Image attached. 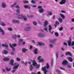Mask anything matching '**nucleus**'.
<instances>
[{"label":"nucleus","mask_w":74,"mask_h":74,"mask_svg":"<svg viewBox=\"0 0 74 74\" xmlns=\"http://www.w3.org/2000/svg\"><path fill=\"white\" fill-rule=\"evenodd\" d=\"M14 60L12 59L11 60L10 64L12 66H14L13 67V69H17L19 66V64L16 62L14 64Z\"/></svg>","instance_id":"nucleus-1"},{"label":"nucleus","mask_w":74,"mask_h":74,"mask_svg":"<svg viewBox=\"0 0 74 74\" xmlns=\"http://www.w3.org/2000/svg\"><path fill=\"white\" fill-rule=\"evenodd\" d=\"M41 58V56H39L38 58V60L39 63L44 62V59L43 58Z\"/></svg>","instance_id":"nucleus-2"},{"label":"nucleus","mask_w":74,"mask_h":74,"mask_svg":"<svg viewBox=\"0 0 74 74\" xmlns=\"http://www.w3.org/2000/svg\"><path fill=\"white\" fill-rule=\"evenodd\" d=\"M38 37H42V38H44V37H45V36L44 34L40 33L38 34Z\"/></svg>","instance_id":"nucleus-3"},{"label":"nucleus","mask_w":74,"mask_h":74,"mask_svg":"<svg viewBox=\"0 0 74 74\" xmlns=\"http://www.w3.org/2000/svg\"><path fill=\"white\" fill-rule=\"evenodd\" d=\"M1 7L3 8H5L7 7V5L5 2H3L1 3Z\"/></svg>","instance_id":"nucleus-4"},{"label":"nucleus","mask_w":74,"mask_h":74,"mask_svg":"<svg viewBox=\"0 0 74 74\" xmlns=\"http://www.w3.org/2000/svg\"><path fill=\"white\" fill-rule=\"evenodd\" d=\"M31 29L32 28L30 27H27L24 28L25 31H29V30H31Z\"/></svg>","instance_id":"nucleus-5"},{"label":"nucleus","mask_w":74,"mask_h":74,"mask_svg":"<svg viewBox=\"0 0 74 74\" xmlns=\"http://www.w3.org/2000/svg\"><path fill=\"white\" fill-rule=\"evenodd\" d=\"M62 64L64 66H66L68 64V62L67 60H65L62 62Z\"/></svg>","instance_id":"nucleus-6"},{"label":"nucleus","mask_w":74,"mask_h":74,"mask_svg":"<svg viewBox=\"0 0 74 74\" xmlns=\"http://www.w3.org/2000/svg\"><path fill=\"white\" fill-rule=\"evenodd\" d=\"M42 70L44 71V74H47V73L48 72V71L46 70V67L45 66L44 68H42Z\"/></svg>","instance_id":"nucleus-7"},{"label":"nucleus","mask_w":74,"mask_h":74,"mask_svg":"<svg viewBox=\"0 0 74 74\" xmlns=\"http://www.w3.org/2000/svg\"><path fill=\"white\" fill-rule=\"evenodd\" d=\"M32 65L33 66H36V67L38 66V65L36 63V62L34 60L32 61Z\"/></svg>","instance_id":"nucleus-8"},{"label":"nucleus","mask_w":74,"mask_h":74,"mask_svg":"<svg viewBox=\"0 0 74 74\" xmlns=\"http://www.w3.org/2000/svg\"><path fill=\"white\" fill-rule=\"evenodd\" d=\"M12 22L13 23H19L20 21L18 20H13L12 21Z\"/></svg>","instance_id":"nucleus-9"},{"label":"nucleus","mask_w":74,"mask_h":74,"mask_svg":"<svg viewBox=\"0 0 74 74\" xmlns=\"http://www.w3.org/2000/svg\"><path fill=\"white\" fill-rule=\"evenodd\" d=\"M66 0H62L61 1L60 3V4L62 5L66 3Z\"/></svg>","instance_id":"nucleus-10"},{"label":"nucleus","mask_w":74,"mask_h":74,"mask_svg":"<svg viewBox=\"0 0 74 74\" xmlns=\"http://www.w3.org/2000/svg\"><path fill=\"white\" fill-rule=\"evenodd\" d=\"M49 32H50V33H51L52 34H53V32H54V31H53L52 32H51V30L52 29V27L50 25H49Z\"/></svg>","instance_id":"nucleus-11"},{"label":"nucleus","mask_w":74,"mask_h":74,"mask_svg":"<svg viewBox=\"0 0 74 74\" xmlns=\"http://www.w3.org/2000/svg\"><path fill=\"white\" fill-rule=\"evenodd\" d=\"M0 32H1L2 35H4L5 34V32H4V31L3 29H2L0 27Z\"/></svg>","instance_id":"nucleus-12"},{"label":"nucleus","mask_w":74,"mask_h":74,"mask_svg":"<svg viewBox=\"0 0 74 74\" xmlns=\"http://www.w3.org/2000/svg\"><path fill=\"white\" fill-rule=\"evenodd\" d=\"M71 38H70V40L67 41L69 46H70L71 44Z\"/></svg>","instance_id":"nucleus-13"},{"label":"nucleus","mask_w":74,"mask_h":74,"mask_svg":"<svg viewBox=\"0 0 74 74\" xmlns=\"http://www.w3.org/2000/svg\"><path fill=\"white\" fill-rule=\"evenodd\" d=\"M23 18V19L25 21H26V20H27V17L25 16H22V17L20 18L22 19V18Z\"/></svg>","instance_id":"nucleus-14"},{"label":"nucleus","mask_w":74,"mask_h":74,"mask_svg":"<svg viewBox=\"0 0 74 74\" xmlns=\"http://www.w3.org/2000/svg\"><path fill=\"white\" fill-rule=\"evenodd\" d=\"M38 44H39V45L40 46H41V45H42L43 46H44L45 45V44L43 42H38Z\"/></svg>","instance_id":"nucleus-15"},{"label":"nucleus","mask_w":74,"mask_h":74,"mask_svg":"<svg viewBox=\"0 0 74 74\" xmlns=\"http://www.w3.org/2000/svg\"><path fill=\"white\" fill-rule=\"evenodd\" d=\"M44 9L43 8L40 9L39 10V12L41 14V13H42L43 12H44Z\"/></svg>","instance_id":"nucleus-16"},{"label":"nucleus","mask_w":74,"mask_h":74,"mask_svg":"<svg viewBox=\"0 0 74 74\" xmlns=\"http://www.w3.org/2000/svg\"><path fill=\"white\" fill-rule=\"evenodd\" d=\"M0 24L1 26H6V24L3 22H0Z\"/></svg>","instance_id":"nucleus-17"},{"label":"nucleus","mask_w":74,"mask_h":74,"mask_svg":"<svg viewBox=\"0 0 74 74\" xmlns=\"http://www.w3.org/2000/svg\"><path fill=\"white\" fill-rule=\"evenodd\" d=\"M48 25V22L47 21H45L44 24V27H46L47 25Z\"/></svg>","instance_id":"nucleus-18"},{"label":"nucleus","mask_w":74,"mask_h":74,"mask_svg":"<svg viewBox=\"0 0 74 74\" xmlns=\"http://www.w3.org/2000/svg\"><path fill=\"white\" fill-rule=\"evenodd\" d=\"M10 47L12 48V50L13 51H15V48H14V47L12 46L11 44H10Z\"/></svg>","instance_id":"nucleus-19"},{"label":"nucleus","mask_w":74,"mask_h":74,"mask_svg":"<svg viewBox=\"0 0 74 74\" xmlns=\"http://www.w3.org/2000/svg\"><path fill=\"white\" fill-rule=\"evenodd\" d=\"M27 50L26 49L23 48L22 49V51L23 53H26V51H27Z\"/></svg>","instance_id":"nucleus-20"},{"label":"nucleus","mask_w":74,"mask_h":74,"mask_svg":"<svg viewBox=\"0 0 74 74\" xmlns=\"http://www.w3.org/2000/svg\"><path fill=\"white\" fill-rule=\"evenodd\" d=\"M34 54H37L38 53V49H36L34 50Z\"/></svg>","instance_id":"nucleus-21"},{"label":"nucleus","mask_w":74,"mask_h":74,"mask_svg":"<svg viewBox=\"0 0 74 74\" xmlns=\"http://www.w3.org/2000/svg\"><path fill=\"white\" fill-rule=\"evenodd\" d=\"M12 37L14 40L16 39V35L15 34L13 35Z\"/></svg>","instance_id":"nucleus-22"},{"label":"nucleus","mask_w":74,"mask_h":74,"mask_svg":"<svg viewBox=\"0 0 74 74\" xmlns=\"http://www.w3.org/2000/svg\"><path fill=\"white\" fill-rule=\"evenodd\" d=\"M2 47H5L6 48L8 47V46L7 45V44H3L2 45Z\"/></svg>","instance_id":"nucleus-23"},{"label":"nucleus","mask_w":74,"mask_h":74,"mask_svg":"<svg viewBox=\"0 0 74 74\" xmlns=\"http://www.w3.org/2000/svg\"><path fill=\"white\" fill-rule=\"evenodd\" d=\"M68 60L69 62H72L73 61V59H72V58L71 57H69L68 58Z\"/></svg>","instance_id":"nucleus-24"},{"label":"nucleus","mask_w":74,"mask_h":74,"mask_svg":"<svg viewBox=\"0 0 74 74\" xmlns=\"http://www.w3.org/2000/svg\"><path fill=\"white\" fill-rule=\"evenodd\" d=\"M24 7L25 8H28L29 9H30V7H29V5H25L24 6Z\"/></svg>","instance_id":"nucleus-25"},{"label":"nucleus","mask_w":74,"mask_h":74,"mask_svg":"<svg viewBox=\"0 0 74 74\" xmlns=\"http://www.w3.org/2000/svg\"><path fill=\"white\" fill-rule=\"evenodd\" d=\"M66 55H70V56H71V54L70 52H68L65 53Z\"/></svg>","instance_id":"nucleus-26"},{"label":"nucleus","mask_w":74,"mask_h":74,"mask_svg":"<svg viewBox=\"0 0 74 74\" xmlns=\"http://www.w3.org/2000/svg\"><path fill=\"white\" fill-rule=\"evenodd\" d=\"M4 61H8V60H9L10 59L7 58H4L3 59Z\"/></svg>","instance_id":"nucleus-27"},{"label":"nucleus","mask_w":74,"mask_h":74,"mask_svg":"<svg viewBox=\"0 0 74 74\" xmlns=\"http://www.w3.org/2000/svg\"><path fill=\"white\" fill-rule=\"evenodd\" d=\"M47 12L48 13L49 15H52V12H49V11H48Z\"/></svg>","instance_id":"nucleus-28"},{"label":"nucleus","mask_w":74,"mask_h":74,"mask_svg":"<svg viewBox=\"0 0 74 74\" xmlns=\"http://www.w3.org/2000/svg\"><path fill=\"white\" fill-rule=\"evenodd\" d=\"M16 3H15L14 4H13V5H11V7L13 8V7H15V6L16 5Z\"/></svg>","instance_id":"nucleus-29"},{"label":"nucleus","mask_w":74,"mask_h":74,"mask_svg":"<svg viewBox=\"0 0 74 74\" xmlns=\"http://www.w3.org/2000/svg\"><path fill=\"white\" fill-rule=\"evenodd\" d=\"M49 47H50V48H53V44H49Z\"/></svg>","instance_id":"nucleus-30"},{"label":"nucleus","mask_w":74,"mask_h":74,"mask_svg":"<svg viewBox=\"0 0 74 74\" xmlns=\"http://www.w3.org/2000/svg\"><path fill=\"white\" fill-rule=\"evenodd\" d=\"M58 21L60 22V23H62V21H63V20L61 18H58Z\"/></svg>","instance_id":"nucleus-31"},{"label":"nucleus","mask_w":74,"mask_h":74,"mask_svg":"<svg viewBox=\"0 0 74 74\" xmlns=\"http://www.w3.org/2000/svg\"><path fill=\"white\" fill-rule=\"evenodd\" d=\"M16 12L17 13H18V14H20V10L19 9H17L16 10Z\"/></svg>","instance_id":"nucleus-32"},{"label":"nucleus","mask_w":74,"mask_h":74,"mask_svg":"<svg viewBox=\"0 0 74 74\" xmlns=\"http://www.w3.org/2000/svg\"><path fill=\"white\" fill-rule=\"evenodd\" d=\"M46 68L47 69H49V65H48V63H47Z\"/></svg>","instance_id":"nucleus-33"},{"label":"nucleus","mask_w":74,"mask_h":74,"mask_svg":"<svg viewBox=\"0 0 74 74\" xmlns=\"http://www.w3.org/2000/svg\"><path fill=\"white\" fill-rule=\"evenodd\" d=\"M60 16H61L62 18V19H64L65 18V16L63 14H61Z\"/></svg>","instance_id":"nucleus-34"},{"label":"nucleus","mask_w":74,"mask_h":74,"mask_svg":"<svg viewBox=\"0 0 74 74\" xmlns=\"http://www.w3.org/2000/svg\"><path fill=\"white\" fill-rule=\"evenodd\" d=\"M6 70L7 71H9L11 70V68H6Z\"/></svg>","instance_id":"nucleus-35"},{"label":"nucleus","mask_w":74,"mask_h":74,"mask_svg":"<svg viewBox=\"0 0 74 74\" xmlns=\"http://www.w3.org/2000/svg\"><path fill=\"white\" fill-rule=\"evenodd\" d=\"M29 69L30 70H33V67L32 65H31V66L29 67Z\"/></svg>","instance_id":"nucleus-36"},{"label":"nucleus","mask_w":74,"mask_h":74,"mask_svg":"<svg viewBox=\"0 0 74 74\" xmlns=\"http://www.w3.org/2000/svg\"><path fill=\"white\" fill-rule=\"evenodd\" d=\"M7 53H8V52L7 51L4 50V51H3V53L6 55L7 54Z\"/></svg>","instance_id":"nucleus-37"},{"label":"nucleus","mask_w":74,"mask_h":74,"mask_svg":"<svg viewBox=\"0 0 74 74\" xmlns=\"http://www.w3.org/2000/svg\"><path fill=\"white\" fill-rule=\"evenodd\" d=\"M12 47H16V46L17 45L16 44V43H14L12 44Z\"/></svg>","instance_id":"nucleus-38"},{"label":"nucleus","mask_w":74,"mask_h":74,"mask_svg":"<svg viewBox=\"0 0 74 74\" xmlns=\"http://www.w3.org/2000/svg\"><path fill=\"white\" fill-rule=\"evenodd\" d=\"M59 55V53L57 52L56 54V59L58 58V55Z\"/></svg>","instance_id":"nucleus-39"},{"label":"nucleus","mask_w":74,"mask_h":74,"mask_svg":"<svg viewBox=\"0 0 74 74\" xmlns=\"http://www.w3.org/2000/svg\"><path fill=\"white\" fill-rule=\"evenodd\" d=\"M55 35L56 37H58V36H59V34H58V32H55Z\"/></svg>","instance_id":"nucleus-40"},{"label":"nucleus","mask_w":74,"mask_h":74,"mask_svg":"<svg viewBox=\"0 0 74 74\" xmlns=\"http://www.w3.org/2000/svg\"><path fill=\"white\" fill-rule=\"evenodd\" d=\"M15 8H20V7L18 5H16L15 6Z\"/></svg>","instance_id":"nucleus-41"},{"label":"nucleus","mask_w":74,"mask_h":74,"mask_svg":"<svg viewBox=\"0 0 74 74\" xmlns=\"http://www.w3.org/2000/svg\"><path fill=\"white\" fill-rule=\"evenodd\" d=\"M56 72H57V73H61L60 71L58 69L56 70Z\"/></svg>","instance_id":"nucleus-42"},{"label":"nucleus","mask_w":74,"mask_h":74,"mask_svg":"<svg viewBox=\"0 0 74 74\" xmlns=\"http://www.w3.org/2000/svg\"><path fill=\"white\" fill-rule=\"evenodd\" d=\"M8 30H9V31H12V28H8Z\"/></svg>","instance_id":"nucleus-43"},{"label":"nucleus","mask_w":74,"mask_h":74,"mask_svg":"<svg viewBox=\"0 0 74 74\" xmlns=\"http://www.w3.org/2000/svg\"><path fill=\"white\" fill-rule=\"evenodd\" d=\"M16 59L17 60V61H19L21 60V59L19 58H16Z\"/></svg>","instance_id":"nucleus-44"},{"label":"nucleus","mask_w":74,"mask_h":74,"mask_svg":"<svg viewBox=\"0 0 74 74\" xmlns=\"http://www.w3.org/2000/svg\"><path fill=\"white\" fill-rule=\"evenodd\" d=\"M23 2L24 3H29V2L27 1H23Z\"/></svg>","instance_id":"nucleus-45"},{"label":"nucleus","mask_w":74,"mask_h":74,"mask_svg":"<svg viewBox=\"0 0 74 74\" xmlns=\"http://www.w3.org/2000/svg\"><path fill=\"white\" fill-rule=\"evenodd\" d=\"M16 37H17V38H21V36L19 35H18L17 36H16Z\"/></svg>","instance_id":"nucleus-46"},{"label":"nucleus","mask_w":74,"mask_h":74,"mask_svg":"<svg viewBox=\"0 0 74 74\" xmlns=\"http://www.w3.org/2000/svg\"><path fill=\"white\" fill-rule=\"evenodd\" d=\"M23 15H20L18 17V19H21V18H21L22 17V16H23Z\"/></svg>","instance_id":"nucleus-47"},{"label":"nucleus","mask_w":74,"mask_h":74,"mask_svg":"<svg viewBox=\"0 0 74 74\" xmlns=\"http://www.w3.org/2000/svg\"><path fill=\"white\" fill-rule=\"evenodd\" d=\"M23 39H20L19 40V42H23Z\"/></svg>","instance_id":"nucleus-48"},{"label":"nucleus","mask_w":74,"mask_h":74,"mask_svg":"<svg viewBox=\"0 0 74 74\" xmlns=\"http://www.w3.org/2000/svg\"><path fill=\"white\" fill-rule=\"evenodd\" d=\"M31 3H33V4H35L36 2L34 0H32L31 1Z\"/></svg>","instance_id":"nucleus-49"},{"label":"nucleus","mask_w":74,"mask_h":74,"mask_svg":"<svg viewBox=\"0 0 74 74\" xmlns=\"http://www.w3.org/2000/svg\"><path fill=\"white\" fill-rule=\"evenodd\" d=\"M33 23L34 25H35V26H36V25H37V23L35 22H34Z\"/></svg>","instance_id":"nucleus-50"},{"label":"nucleus","mask_w":74,"mask_h":74,"mask_svg":"<svg viewBox=\"0 0 74 74\" xmlns=\"http://www.w3.org/2000/svg\"><path fill=\"white\" fill-rule=\"evenodd\" d=\"M59 30H60V31H61L62 30H63V27H61L59 29Z\"/></svg>","instance_id":"nucleus-51"},{"label":"nucleus","mask_w":74,"mask_h":74,"mask_svg":"<svg viewBox=\"0 0 74 74\" xmlns=\"http://www.w3.org/2000/svg\"><path fill=\"white\" fill-rule=\"evenodd\" d=\"M56 24L57 25H59V22L58 21H56Z\"/></svg>","instance_id":"nucleus-52"},{"label":"nucleus","mask_w":74,"mask_h":74,"mask_svg":"<svg viewBox=\"0 0 74 74\" xmlns=\"http://www.w3.org/2000/svg\"><path fill=\"white\" fill-rule=\"evenodd\" d=\"M38 8L39 9H41V8H42V7L41 6H38Z\"/></svg>","instance_id":"nucleus-53"},{"label":"nucleus","mask_w":74,"mask_h":74,"mask_svg":"<svg viewBox=\"0 0 74 74\" xmlns=\"http://www.w3.org/2000/svg\"><path fill=\"white\" fill-rule=\"evenodd\" d=\"M44 30H45V31H46L47 32H48V30H47V27L44 28Z\"/></svg>","instance_id":"nucleus-54"},{"label":"nucleus","mask_w":74,"mask_h":74,"mask_svg":"<svg viewBox=\"0 0 74 74\" xmlns=\"http://www.w3.org/2000/svg\"><path fill=\"white\" fill-rule=\"evenodd\" d=\"M16 71V70H13L12 71V73H15V72Z\"/></svg>","instance_id":"nucleus-55"},{"label":"nucleus","mask_w":74,"mask_h":74,"mask_svg":"<svg viewBox=\"0 0 74 74\" xmlns=\"http://www.w3.org/2000/svg\"><path fill=\"white\" fill-rule=\"evenodd\" d=\"M10 54L12 55H14V52H12L10 53Z\"/></svg>","instance_id":"nucleus-56"},{"label":"nucleus","mask_w":74,"mask_h":74,"mask_svg":"<svg viewBox=\"0 0 74 74\" xmlns=\"http://www.w3.org/2000/svg\"><path fill=\"white\" fill-rule=\"evenodd\" d=\"M71 21L72 22H74V18H72L71 19Z\"/></svg>","instance_id":"nucleus-57"},{"label":"nucleus","mask_w":74,"mask_h":74,"mask_svg":"<svg viewBox=\"0 0 74 74\" xmlns=\"http://www.w3.org/2000/svg\"><path fill=\"white\" fill-rule=\"evenodd\" d=\"M2 70H3V72L5 73H6V72H5V70H4V69H3Z\"/></svg>","instance_id":"nucleus-58"},{"label":"nucleus","mask_w":74,"mask_h":74,"mask_svg":"<svg viewBox=\"0 0 74 74\" xmlns=\"http://www.w3.org/2000/svg\"><path fill=\"white\" fill-rule=\"evenodd\" d=\"M74 45V41H73L72 42L71 45L72 46H73Z\"/></svg>","instance_id":"nucleus-59"},{"label":"nucleus","mask_w":74,"mask_h":74,"mask_svg":"<svg viewBox=\"0 0 74 74\" xmlns=\"http://www.w3.org/2000/svg\"><path fill=\"white\" fill-rule=\"evenodd\" d=\"M60 69H61L62 70H65V69H63L61 67H60Z\"/></svg>","instance_id":"nucleus-60"},{"label":"nucleus","mask_w":74,"mask_h":74,"mask_svg":"<svg viewBox=\"0 0 74 74\" xmlns=\"http://www.w3.org/2000/svg\"><path fill=\"white\" fill-rule=\"evenodd\" d=\"M24 64L25 66H26V65H27V62H26Z\"/></svg>","instance_id":"nucleus-61"},{"label":"nucleus","mask_w":74,"mask_h":74,"mask_svg":"<svg viewBox=\"0 0 74 74\" xmlns=\"http://www.w3.org/2000/svg\"><path fill=\"white\" fill-rule=\"evenodd\" d=\"M53 61H51V66H53Z\"/></svg>","instance_id":"nucleus-62"},{"label":"nucleus","mask_w":74,"mask_h":74,"mask_svg":"<svg viewBox=\"0 0 74 74\" xmlns=\"http://www.w3.org/2000/svg\"><path fill=\"white\" fill-rule=\"evenodd\" d=\"M22 44H23V45H25V42H23L22 43Z\"/></svg>","instance_id":"nucleus-63"},{"label":"nucleus","mask_w":74,"mask_h":74,"mask_svg":"<svg viewBox=\"0 0 74 74\" xmlns=\"http://www.w3.org/2000/svg\"><path fill=\"white\" fill-rule=\"evenodd\" d=\"M61 50H62V51H64L65 50V49H64L63 48H62Z\"/></svg>","instance_id":"nucleus-64"}]
</instances>
